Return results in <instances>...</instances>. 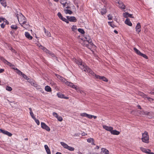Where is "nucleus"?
<instances>
[{"instance_id":"1","label":"nucleus","mask_w":154,"mask_h":154,"mask_svg":"<svg viewBox=\"0 0 154 154\" xmlns=\"http://www.w3.org/2000/svg\"><path fill=\"white\" fill-rule=\"evenodd\" d=\"M74 61L79 66V67L83 71L85 72H89L92 75H94V73L87 66L85 65L84 63H82L81 60H78L76 59H75Z\"/></svg>"},{"instance_id":"2","label":"nucleus","mask_w":154,"mask_h":154,"mask_svg":"<svg viewBox=\"0 0 154 154\" xmlns=\"http://www.w3.org/2000/svg\"><path fill=\"white\" fill-rule=\"evenodd\" d=\"M65 84L73 89H75L78 92H80L82 95H85L84 94L85 93L82 90H81L77 85H74L73 83L69 82L68 81H66Z\"/></svg>"},{"instance_id":"3","label":"nucleus","mask_w":154,"mask_h":154,"mask_svg":"<svg viewBox=\"0 0 154 154\" xmlns=\"http://www.w3.org/2000/svg\"><path fill=\"white\" fill-rule=\"evenodd\" d=\"M17 17L19 23L20 25H22V24L26 23L25 17L21 13L18 14Z\"/></svg>"},{"instance_id":"4","label":"nucleus","mask_w":154,"mask_h":154,"mask_svg":"<svg viewBox=\"0 0 154 154\" xmlns=\"http://www.w3.org/2000/svg\"><path fill=\"white\" fill-rule=\"evenodd\" d=\"M149 137L147 132L145 131L142 134V137L141 138L142 141L143 142L148 143L149 142Z\"/></svg>"},{"instance_id":"5","label":"nucleus","mask_w":154,"mask_h":154,"mask_svg":"<svg viewBox=\"0 0 154 154\" xmlns=\"http://www.w3.org/2000/svg\"><path fill=\"white\" fill-rule=\"evenodd\" d=\"M41 127L42 128L46 130L47 131H49L50 130V128L45 123L41 122Z\"/></svg>"},{"instance_id":"6","label":"nucleus","mask_w":154,"mask_h":154,"mask_svg":"<svg viewBox=\"0 0 154 154\" xmlns=\"http://www.w3.org/2000/svg\"><path fill=\"white\" fill-rule=\"evenodd\" d=\"M37 46L40 49L44 51L46 53H49V51L47 50L45 47H43L40 44H38L37 45Z\"/></svg>"},{"instance_id":"7","label":"nucleus","mask_w":154,"mask_h":154,"mask_svg":"<svg viewBox=\"0 0 154 154\" xmlns=\"http://www.w3.org/2000/svg\"><path fill=\"white\" fill-rule=\"evenodd\" d=\"M95 75L96 78L97 79H101L103 81L106 82H108V80L104 76H101L99 75H96V74H95Z\"/></svg>"},{"instance_id":"8","label":"nucleus","mask_w":154,"mask_h":154,"mask_svg":"<svg viewBox=\"0 0 154 154\" xmlns=\"http://www.w3.org/2000/svg\"><path fill=\"white\" fill-rule=\"evenodd\" d=\"M118 3L119 4L118 7L119 8L123 9H125V6L122 2L119 1L118 2Z\"/></svg>"},{"instance_id":"9","label":"nucleus","mask_w":154,"mask_h":154,"mask_svg":"<svg viewBox=\"0 0 154 154\" xmlns=\"http://www.w3.org/2000/svg\"><path fill=\"white\" fill-rule=\"evenodd\" d=\"M82 40H85L86 41H87L89 42H90L91 44H92V43H91V38L90 37L89 35H87L84 38H83L82 39Z\"/></svg>"},{"instance_id":"10","label":"nucleus","mask_w":154,"mask_h":154,"mask_svg":"<svg viewBox=\"0 0 154 154\" xmlns=\"http://www.w3.org/2000/svg\"><path fill=\"white\" fill-rule=\"evenodd\" d=\"M66 17L68 20L71 22H75L77 21L76 19L74 17L67 16Z\"/></svg>"},{"instance_id":"11","label":"nucleus","mask_w":154,"mask_h":154,"mask_svg":"<svg viewBox=\"0 0 154 154\" xmlns=\"http://www.w3.org/2000/svg\"><path fill=\"white\" fill-rule=\"evenodd\" d=\"M56 76L58 79H60L62 82L64 83L65 84L66 81H67L66 79L60 75H56Z\"/></svg>"},{"instance_id":"12","label":"nucleus","mask_w":154,"mask_h":154,"mask_svg":"<svg viewBox=\"0 0 154 154\" xmlns=\"http://www.w3.org/2000/svg\"><path fill=\"white\" fill-rule=\"evenodd\" d=\"M135 29L136 31L138 32V33L141 31V26L140 23H138L137 24L135 28Z\"/></svg>"},{"instance_id":"13","label":"nucleus","mask_w":154,"mask_h":154,"mask_svg":"<svg viewBox=\"0 0 154 154\" xmlns=\"http://www.w3.org/2000/svg\"><path fill=\"white\" fill-rule=\"evenodd\" d=\"M103 128L106 131L110 132H111V131L113 129V128L111 127H109L105 125H103Z\"/></svg>"},{"instance_id":"14","label":"nucleus","mask_w":154,"mask_h":154,"mask_svg":"<svg viewBox=\"0 0 154 154\" xmlns=\"http://www.w3.org/2000/svg\"><path fill=\"white\" fill-rule=\"evenodd\" d=\"M123 15L124 17L125 18H127L128 17H130L131 18H134V17L132 16V15L128 13L125 12L123 14Z\"/></svg>"},{"instance_id":"15","label":"nucleus","mask_w":154,"mask_h":154,"mask_svg":"<svg viewBox=\"0 0 154 154\" xmlns=\"http://www.w3.org/2000/svg\"><path fill=\"white\" fill-rule=\"evenodd\" d=\"M125 23L128 25L131 26L132 25V24L130 21V19L128 18H127L125 21Z\"/></svg>"},{"instance_id":"16","label":"nucleus","mask_w":154,"mask_h":154,"mask_svg":"<svg viewBox=\"0 0 154 154\" xmlns=\"http://www.w3.org/2000/svg\"><path fill=\"white\" fill-rule=\"evenodd\" d=\"M87 141L89 143H91L92 145H95V144L94 143V139L93 138H90L88 139L87 140Z\"/></svg>"},{"instance_id":"17","label":"nucleus","mask_w":154,"mask_h":154,"mask_svg":"<svg viewBox=\"0 0 154 154\" xmlns=\"http://www.w3.org/2000/svg\"><path fill=\"white\" fill-rule=\"evenodd\" d=\"M25 35L26 37L29 39H32V37L28 32H25Z\"/></svg>"},{"instance_id":"18","label":"nucleus","mask_w":154,"mask_h":154,"mask_svg":"<svg viewBox=\"0 0 154 154\" xmlns=\"http://www.w3.org/2000/svg\"><path fill=\"white\" fill-rule=\"evenodd\" d=\"M64 4L63 5L64 8H70V4L69 2H65Z\"/></svg>"},{"instance_id":"19","label":"nucleus","mask_w":154,"mask_h":154,"mask_svg":"<svg viewBox=\"0 0 154 154\" xmlns=\"http://www.w3.org/2000/svg\"><path fill=\"white\" fill-rule=\"evenodd\" d=\"M111 134L113 135H118L119 134L120 132L116 130H112L111 132Z\"/></svg>"},{"instance_id":"20","label":"nucleus","mask_w":154,"mask_h":154,"mask_svg":"<svg viewBox=\"0 0 154 154\" xmlns=\"http://www.w3.org/2000/svg\"><path fill=\"white\" fill-rule=\"evenodd\" d=\"M60 144L62 145V146H63L64 148L67 149L69 146L67 144L63 142H61Z\"/></svg>"},{"instance_id":"21","label":"nucleus","mask_w":154,"mask_h":154,"mask_svg":"<svg viewBox=\"0 0 154 154\" xmlns=\"http://www.w3.org/2000/svg\"><path fill=\"white\" fill-rule=\"evenodd\" d=\"M83 42L82 43V44L85 46H87L89 43H90V42H89L87 41H86L85 40H82Z\"/></svg>"},{"instance_id":"22","label":"nucleus","mask_w":154,"mask_h":154,"mask_svg":"<svg viewBox=\"0 0 154 154\" xmlns=\"http://www.w3.org/2000/svg\"><path fill=\"white\" fill-rule=\"evenodd\" d=\"M1 4L4 7L7 6L6 2L5 0H0Z\"/></svg>"},{"instance_id":"23","label":"nucleus","mask_w":154,"mask_h":154,"mask_svg":"<svg viewBox=\"0 0 154 154\" xmlns=\"http://www.w3.org/2000/svg\"><path fill=\"white\" fill-rule=\"evenodd\" d=\"M44 32L45 33L46 35L48 37L51 36V33L50 32H48V31H47L45 28H44Z\"/></svg>"},{"instance_id":"24","label":"nucleus","mask_w":154,"mask_h":154,"mask_svg":"<svg viewBox=\"0 0 154 154\" xmlns=\"http://www.w3.org/2000/svg\"><path fill=\"white\" fill-rule=\"evenodd\" d=\"M134 50L135 51V52L137 54L140 56L141 54V53L140 52L139 50H138L135 48H134Z\"/></svg>"},{"instance_id":"25","label":"nucleus","mask_w":154,"mask_h":154,"mask_svg":"<svg viewBox=\"0 0 154 154\" xmlns=\"http://www.w3.org/2000/svg\"><path fill=\"white\" fill-rule=\"evenodd\" d=\"M45 90L48 92H50L51 91V88L50 87L48 86H46L45 87Z\"/></svg>"},{"instance_id":"26","label":"nucleus","mask_w":154,"mask_h":154,"mask_svg":"<svg viewBox=\"0 0 154 154\" xmlns=\"http://www.w3.org/2000/svg\"><path fill=\"white\" fill-rule=\"evenodd\" d=\"M64 11L65 13L66 14H71L72 13V11L68 9H64Z\"/></svg>"},{"instance_id":"27","label":"nucleus","mask_w":154,"mask_h":154,"mask_svg":"<svg viewBox=\"0 0 154 154\" xmlns=\"http://www.w3.org/2000/svg\"><path fill=\"white\" fill-rule=\"evenodd\" d=\"M15 69L16 70V72L19 75H23V73L21 72L20 70H19V69H17L16 68Z\"/></svg>"},{"instance_id":"28","label":"nucleus","mask_w":154,"mask_h":154,"mask_svg":"<svg viewBox=\"0 0 154 154\" xmlns=\"http://www.w3.org/2000/svg\"><path fill=\"white\" fill-rule=\"evenodd\" d=\"M5 89L8 91H11L12 90V88L11 87L7 86H6Z\"/></svg>"},{"instance_id":"29","label":"nucleus","mask_w":154,"mask_h":154,"mask_svg":"<svg viewBox=\"0 0 154 154\" xmlns=\"http://www.w3.org/2000/svg\"><path fill=\"white\" fill-rule=\"evenodd\" d=\"M11 28L12 29H14L15 30H16L18 28V27L16 25H13L11 26Z\"/></svg>"},{"instance_id":"30","label":"nucleus","mask_w":154,"mask_h":154,"mask_svg":"<svg viewBox=\"0 0 154 154\" xmlns=\"http://www.w3.org/2000/svg\"><path fill=\"white\" fill-rule=\"evenodd\" d=\"M78 31L79 32L81 33L82 34H83L85 33V31L83 30V29H78Z\"/></svg>"},{"instance_id":"31","label":"nucleus","mask_w":154,"mask_h":154,"mask_svg":"<svg viewBox=\"0 0 154 154\" xmlns=\"http://www.w3.org/2000/svg\"><path fill=\"white\" fill-rule=\"evenodd\" d=\"M140 150L143 152H144L145 153L147 152V151L146 150H147L146 149L144 148L143 147H140Z\"/></svg>"},{"instance_id":"32","label":"nucleus","mask_w":154,"mask_h":154,"mask_svg":"<svg viewBox=\"0 0 154 154\" xmlns=\"http://www.w3.org/2000/svg\"><path fill=\"white\" fill-rule=\"evenodd\" d=\"M67 149L70 151H73L74 150V148L71 146H69Z\"/></svg>"},{"instance_id":"33","label":"nucleus","mask_w":154,"mask_h":154,"mask_svg":"<svg viewBox=\"0 0 154 154\" xmlns=\"http://www.w3.org/2000/svg\"><path fill=\"white\" fill-rule=\"evenodd\" d=\"M106 10L105 8L102 9L101 11L102 14H105L106 13Z\"/></svg>"},{"instance_id":"34","label":"nucleus","mask_w":154,"mask_h":154,"mask_svg":"<svg viewBox=\"0 0 154 154\" xmlns=\"http://www.w3.org/2000/svg\"><path fill=\"white\" fill-rule=\"evenodd\" d=\"M26 23H24V24H22L21 25L24 28H26L27 27V26H28V24H27Z\"/></svg>"},{"instance_id":"35","label":"nucleus","mask_w":154,"mask_h":154,"mask_svg":"<svg viewBox=\"0 0 154 154\" xmlns=\"http://www.w3.org/2000/svg\"><path fill=\"white\" fill-rule=\"evenodd\" d=\"M112 22H108V23L109 24V25H110L112 27L114 28L115 27V26L113 24H112Z\"/></svg>"},{"instance_id":"36","label":"nucleus","mask_w":154,"mask_h":154,"mask_svg":"<svg viewBox=\"0 0 154 154\" xmlns=\"http://www.w3.org/2000/svg\"><path fill=\"white\" fill-rule=\"evenodd\" d=\"M22 75L24 79L27 80H28L29 79L28 78V77L24 74H23Z\"/></svg>"},{"instance_id":"37","label":"nucleus","mask_w":154,"mask_h":154,"mask_svg":"<svg viewBox=\"0 0 154 154\" xmlns=\"http://www.w3.org/2000/svg\"><path fill=\"white\" fill-rule=\"evenodd\" d=\"M140 56H142L143 57L146 59H147L148 58V57L147 56H146L145 54H143L142 53H141Z\"/></svg>"},{"instance_id":"38","label":"nucleus","mask_w":154,"mask_h":154,"mask_svg":"<svg viewBox=\"0 0 154 154\" xmlns=\"http://www.w3.org/2000/svg\"><path fill=\"white\" fill-rule=\"evenodd\" d=\"M6 133H5V134L7 135L8 136L11 137L12 135V134L10 132L7 131Z\"/></svg>"},{"instance_id":"39","label":"nucleus","mask_w":154,"mask_h":154,"mask_svg":"<svg viewBox=\"0 0 154 154\" xmlns=\"http://www.w3.org/2000/svg\"><path fill=\"white\" fill-rule=\"evenodd\" d=\"M146 98L150 102H151L153 100V99L152 98H151L150 97H146Z\"/></svg>"},{"instance_id":"40","label":"nucleus","mask_w":154,"mask_h":154,"mask_svg":"<svg viewBox=\"0 0 154 154\" xmlns=\"http://www.w3.org/2000/svg\"><path fill=\"white\" fill-rule=\"evenodd\" d=\"M76 26H73L72 28V30L74 32L75 31V30H76Z\"/></svg>"},{"instance_id":"41","label":"nucleus","mask_w":154,"mask_h":154,"mask_svg":"<svg viewBox=\"0 0 154 154\" xmlns=\"http://www.w3.org/2000/svg\"><path fill=\"white\" fill-rule=\"evenodd\" d=\"M66 2V0H60V3L63 5Z\"/></svg>"},{"instance_id":"42","label":"nucleus","mask_w":154,"mask_h":154,"mask_svg":"<svg viewBox=\"0 0 154 154\" xmlns=\"http://www.w3.org/2000/svg\"><path fill=\"white\" fill-rule=\"evenodd\" d=\"M34 119L35 120V122L37 123V124L38 125H39L40 124V122H39V121L38 120V119H37L36 118H34Z\"/></svg>"},{"instance_id":"43","label":"nucleus","mask_w":154,"mask_h":154,"mask_svg":"<svg viewBox=\"0 0 154 154\" xmlns=\"http://www.w3.org/2000/svg\"><path fill=\"white\" fill-rule=\"evenodd\" d=\"M57 15L58 16L59 18H60L61 19H62V18L63 17L61 14L60 12H59L57 14Z\"/></svg>"},{"instance_id":"44","label":"nucleus","mask_w":154,"mask_h":154,"mask_svg":"<svg viewBox=\"0 0 154 154\" xmlns=\"http://www.w3.org/2000/svg\"><path fill=\"white\" fill-rule=\"evenodd\" d=\"M57 119L60 122L62 121L63 120V118L61 116H58Z\"/></svg>"},{"instance_id":"45","label":"nucleus","mask_w":154,"mask_h":154,"mask_svg":"<svg viewBox=\"0 0 154 154\" xmlns=\"http://www.w3.org/2000/svg\"><path fill=\"white\" fill-rule=\"evenodd\" d=\"M103 151L104 152H105L104 154H109V151L105 149H103Z\"/></svg>"},{"instance_id":"46","label":"nucleus","mask_w":154,"mask_h":154,"mask_svg":"<svg viewBox=\"0 0 154 154\" xmlns=\"http://www.w3.org/2000/svg\"><path fill=\"white\" fill-rule=\"evenodd\" d=\"M30 114L32 118H33V119L35 118L34 116V115L32 112H30Z\"/></svg>"},{"instance_id":"47","label":"nucleus","mask_w":154,"mask_h":154,"mask_svg":"<svg viewBox=\"0 0 154 154\" xmlns=\"http://www.w3.org/2000/svg\"><path fill=\"white\" fill-rule=\"evenodd\" d=\"M80 115L82 116H85V117H87V114L86 113H81V114Z\"/></svg>"},{"instance_id":"48","label":"nucleus","mask_w":154,"mask_h":154,"mask_svg":"<svg viewBox=\"0 0 154 154\" xmlns=\"http://www.w3.org/2000/svg\"><path fill=\"white\" fill-rule=\"evenodd\" d=\"M0 131L2 133H3V134H5V133H6V131H5L4 130H3L1 129H0Z\"/></svg>"},{"instance_id":"49","label":"nucleus","mask_w":154,"mask_h":154,"mask_svg":"<svg viewBox=\"0 0 154 154\" xmlns=\"http://www.w3.org/2000/svg\"><path fill=\"white\" fill-rule=\"evenodd\" d=\"M53 115L55 117H56L57 118L58 117V114L57 113L55 112H54L53 113Z\"/></svg>"},{"instance_id":"50","label":"nucleus","mask_w":154,"mask_h":154,"mask_svg":"<svg viewBox=\"0 0 154 154\" xmlns=\"http://www.w3.org/2000/svg\"><path fill=\"white\" fill-rule=\"evenodd\" d=\"M108 20H111L112 19V15H111L109 14L108 16Z\"/></svg>"},{"instance_id":"51","label":"nucleus","mask_w":154,"mask_h":154,"mask_svg":"<svg viewBox=\"0 0 154 154\" xmlns=\"http://www.w3.org/2000/svg\"><path fill=\"white\" fill-rule=\"evenodd\" d=\"M87 117L90 119H91L92 118V115L87 114Z\"/></svg>"},{"instance_id":"52","label":"nucleus","mask_w":154,"mask_h":154,"mask_svg":"<svg viewBox=\"0 0 154 154\" xmlns=\"http://www.w3.org/2000/svg\"><path fill=\"white\" fill-rule=\"evenodd\" d=\"M1 60L5 63H10L8 62L4 58H1Z\"/></svg>"},{"instance_id":"53","label":"nucleus","mask_w":154,"mask_h":154,"mask_svg":"<svg viewBox=\"0 0 154 154\" xmlns=\"http://www.w3.org/2000/svg\"><path fill=\"white\" fill-rule=\"evenodd\" d=\"M4 20H5V19L2 17H0V23L2 21H3L4 22Z\"/></svg>"},{"instance_id":"54","label":"nucleus","mask_w":154,"mask_h":154,"mask_svg":"<svg viewBox=\"0 0 154 154\" xmlns=\"http://www.w3.org/2000/svg\"><path fill=\"white\" fill-rule=\"evenodd\" d=\"M46 151L47 154H51V152L50 149L46 150Z\"/></svg>"},{"instance_id":"55","label":"nucleus","mask_w":154,"mask_h":154,"mask_svg":"<svg viewBox=\"0 0 154 154\" xmlns=\"http://www.w3.org/2000/svg\"><path fill=\"white\" fill-rule=\"evenodd\" d=\"M44 147L45 150H47L49 149L48 146L46 145H45Z\"/></svg>"},{"instance_id":"56","label":"nucleus","mask_w":154,"mask_h":154,"mask_svg":"<svg viewBox=\"0 0 154 154\" xmlns=\"http://www.w3.org/2000/svg\"><path fill=\"white\" fill-rule=\"evenodd\" d=\"M144 94L143 93L140 92L139 93V95L140 96H144Z\"/></svg>"},{"instance_id":"57","label":"nucleus","mask_w":154,"mask_h":154,"mask_svg":"<svg viewBox=\"0 0 154 154\" xmlns=\"http://www.w3.org/2000/svg\"><path fill=\"white\" fill-rule=\"evenodd\" d=\"M57 96H58V97L62 96H62H64L63 95H62V94L60 93H57Z\"/></svg>"},{"instance_id":"58","label":"nucleus","mask_w":154,"mask_h":154,"mask_svg":"<svg viewBox=\"0 0 154 154\" xmlns=\"http://www.w3.org/2000/svg\"><path fill=\"white\" fill-rule=\"evenodd\" d=\"M48 54H49L51 55V56L52 57H54L55 56L54 54H53L52 53L50 52V51H49V53H48Z\"/></svg>"},{"instance_id":"59","label":"nucleus","mask_w":154,"mask_h":154,"mask_svg":"<svg viewBox=\"0 0 154 154\" xmlns=\"http://www.w3.org/2000/svg\"><path fill=\"white\" fill-rule=\"evenodd\" d=\"M27 80L28 81V82H30V83L32 85V84H33V85L34 84V83H32V82L31 80V79H29V80Z\"/></svg>"},{"instance_id":"60","label":"nucleus","mask_w":154,"mask_h":154,"mask_svg":"<svg viewBox=\"0 0 154 154\" xmlns=\"http://www.w3.org/2000/svg\"><path fill=\"white\" fill-rule=\"evenodd\" d=\"M5 26V24H4L3 23H2V24L1 25V27L2 28H4Z\"/></svg>"},{"instance_id":"61","label":"nucleus","mask_w":154,"mask_h":154,"mask_svg":"<svg viewBox=\"0 0 154 154\" xmlns=\"http://www.w3.org/2000/svg\"><path fill=\"white\" fill-rule=\"evenodd\" d=\"M59 97L60 98H63L65 99H69L68 97Z\"/></svg>"},{"instance_id":"62","label":"nucleus","mask_w":154,"mask_h":154,"mask_svg":"<svg viewBox=\"0 0 154 154\" xmlns=\"http://www.w3.org/2000/svg\"><path fill=\"white\" fill-rule=\"evenodd\" d=\"M143 112V114L145 115H148L149 113L148 112Z\"/></svg>"},{"instance_id":"63","label":"nucleus","mask_w":154,"mask_h":154,"mask_svg":"<svg viewBox=\"0 0 154 154\" xmlns=\"http://www.w3.org/2000/svg\"><path fill=\"white\" fill-rule=\"evenodd\" d=\"M62 18V19H61V20H62L63 21H64L65 22V21H66V19L65 18L63 17Z\"/></svg>"},{"instance_id":"64","label":"nucleus","mask_w":154,"mask_h":154,"mask_svg":"<svg viewBox=\"0 0 154 154\" xmlns=\"http://www.w3.org/2000/svg\"><path fill=\"white\" fill-rule=\"evenodd\" d=\"M146 150L147 151V152H146V153L149 154V152H150L151 150H149V149H147Z\"/></svg>"}]
</instances>
